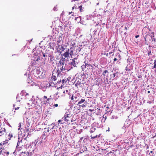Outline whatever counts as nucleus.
<instances>
[{
	"label": "nucleus",
	"mask_w": 156,
	"mask_h": 156,
	"mask_svg": "<svg viewBox=\"0 0 156 156\" xmlns=\"http://www.w3.org/2000/svg\"><path fill=\"white\" fill-rule=\"evenodd\" d=\"M26 141L27 140L25 138L23 139L21 141L17 143L16 148L18 149V150L20 151L22 149L23 146H25L27 145V144H25Z\"/></svg>",
	"instance_id": "obj_1"
},
{
	"label": "nucleus",
	"mask_w": 156,
	"mask_h": 156,
	"mask_svg": "<svg viewBox=\"0 0 156 156\" xmlns=\"http://www.w3.org/2000/svg\"><path fill=\"white\" fill-rule=\"evenodd\" d=\"M72 115L68 112H66L64 116L62 118V119L65 121H69L71 119Z\"/></svg>",
	"instance_id": "obj_2"
},
{
	"label": "nucleus",
	"mask_w": 156,
	"mask_h": 156,
	"mask_svg": "<svg viewBox=\"0 0 156 156\" xmlns=\"http://www.w3.org/2000/svg\"><path fill=\"white\" fill-rule=\"evenodd\" d=\"M18 129L19 130H20V132L21 133V134H23V135H25V134H24V133H28L29 128H28L27 127H19Z\"/></svg>",
	"instance_id": "obj_3"
},
{
	"label": "nucleus",
	"mask_w": 156,
	"mask_h": 156,
	"mask_svg": "<svg viewBox=\"0 0 156 156\" xmlns=\"http://www.w3.org/2000/svg\"><path fill=\"white\" fill-rule=\"evenodd\" d=\"M5 129L4 128L0 127V136L5 133Z\"/></svg>",
	"instance_id": "obj_4"
},
{
	"label": "nucleus",
	"mask_w": 156,
	"mask_h": 156,
	"mask_svg": "<svg viewBox=\"0 0 156 156\" xmlns=\"http://www.w3.org/2000/svg\"><path fill=\"white\" fill-rule=\"evenodd\" d=\"M5 149L3 146H1V147L0 148V154L5 155V152L4 151Z\"/></svg>",
	"instance_id": "obj_5"
},
{
	"label": "nucleus",
	"mask_w": 156,
	"mask_h": 156,
	"mask_svg": "<svg viewBox=\"0 0 156 156\" xmlns=\"http://www.w3.org/2000/svg\"><path fill=\"white\" fill-rule=\"evenodd\" d=\"M84 139V140H83V142H84L85 143V142L84 141V140H87V138H85V137L84 138V137H81L80 139V140H79V141L80 142H82V140H83Z\"/></svg>",
	"instance_id": "obj_6"
},
{
	"label": "nucleus",
	"mask_w": 156,
	"mask_h": 156,
	"mask_svg": "<svg viewBox=\"0 0 156 156\" xmlns=\"http://www.w3.org/2000/svg\"><path fill=\"white\" fill-rule=\"evenodd\" d=\"M95 130V128L94 127H91L90 129V133H93Z\"/></svg>",
	"instance_id": "obj_7"
},
{
	"label": "nucleus",
	"mask_w": 156,
	"mask_h": 156,
	"mask_svg": "<svg viewBox=\"0 0 156 156\" xmlns=\"http://www.w3.org/2000/svg\"><path fill=\"white\" fill-rule=\"evenodd\" d=\"M69 55V52H65L64 54L63 55L65 57H68Z\"/></svg>",
	"instance_id": "obj_8"
},
{
	"label": "nucleus",
	"mask_w": 156,
	"mask_h": 156,
	"mask_svg": "<svg viewBox=\"0 0 156 156\" xmlns=\"http://www.w3.org/2000/svg\"><path fill=\"white\" fill-rule=\"evenodd\" d=\"M101 135V134H100L98 135H96L94 136H91V139H94V138H97L98 137H99Z\"/></svg>",
	"instance_id": "obj_9"
},
{
	"label": "nucleus",
	"mask_w": 156,
	"mask_h": 156,
	"mask_svg": "<svg viewBox=\"0 0 156 156\" xmlns=\"http://www.w3.org/2000/svg\"><path fill=\"white\" fill-rule=\"evenodd\" d=\"M38 141H39V138H38L37 139L35 140V142H36L35 144V146H37V143H38Z\"/></svg>",
	"instance_id": "obj_10"
},
{
	"label": "nucleus",
	"mask_w": 156,
	"mask_h": 156,
	"mask_svg": "<svg viewBox=\"0 0 156 156\" xmlns=\"http://www.w3.org/2000/svg\"><path fill=\"white\" fill-rule=\"evenodd\" d=\"M85 101V100L83 99H82L79 102L78 104H81L83 103Z\"/></svg>",
	"instance_id": "obj_11"
},
{
	"label": "nucleus",
	"mask_w": 156,
	"mask_h": 156,
	"mask_svg": "<svg viewBox=\"0 0 156 156\" xmlns=\"http://www.w3.org/2000/svg\"><path fill=\"white\" fill-rule=\"evenodd\" d=\"M42 143V140H41V141H40V140H39V141H38V143H37V146H40Z\"/></svg>",
	"instance_id": "obj_12"
},
{
	"label": "nucleus",
	"mask_w": 156,
	"mask_h": 156,
	"mask_svg": "<svg viewBox=\"0 0 156 156\" xmlns=\"http://www.w3.org/2000/svg\"><path fill=\"white\" fill-rule=\"evenodd\" d=\"M86 104L85 102H84L83 104H81L80 105V106L82 107H84L86 106Z\"/></svg>",
	"instance_id": "obj_13"
},
{
	"label": "nucleus",
	"mask_w": 156,
	"mask_h": 156,
	"mask_svg": "<svg viewBox=\"0 0 156 156\" xmlns=\"http://www.w3.org/2000/svg\"><path fill=\"white\" fill-rule=\"evenodd\" d=\"M9 139L10 140L11 137H12V133H9Z\"/></svg>",
	"instance_id": "obj_14"
},
{
	"label": "nucleus",
	"mask_w": 156,
	"mask_h": 156,
	"mask_svg": "<svg viewBox=\"0 0 156 156\" xmlns=\"http://www.w3.org/2000/svg\"><path fill=\"white\" fill-rule=\"evenodd\" d=\"M25 154H26V155H27V154H26V153L25 152H22L21 153V155H23L22 156H26L25 155Z\"/></svg>",
	"instance_id": "obj_15"
},
{
	"label": "nucleus",
	"mask_w": 156,
	"mask_h": 156,
	"mask_svg": "<svg viewBox=\"0 0 156 156\" xmlns=\"http://www.w3.org/2000/svg\"><path fill=\"white\" fill-rule=\"evenodd\" d=\"M66 81H67V80L66 79H64L62 80V83L63 84L64 83H65H65H66Z\"/></svg>",
	"instance_id": "obj_16"
},
{
	"label": "nucleus",
	"mask_w": 156,
	"mask_h": 156,
	"mask_svg": "<svg viewBox=\"0 0 156 156\" xmlns=\"http://www.w3.org/2000/svg\"><path fill=\"white\" fill-rule=\"evenodd\" d=\"M1 146H3L5 144V141H3L2 143H0Z\"/></svg>",
	"instance_id": "obj_17"
},
{
	"label": "nucleus",
	"mask_w": 156,
	"mask_h": 156,
	"mask_svg": "<svg viewBox=\"0 0 156 156\" xmlns=\"http://www.w3.org/2000/svg\"><path fill=\"white\" fill-rule=\"evenodd\" d=\"M154 68H156V61H155L154 62Z\"/></svg>",
	"instance_id": "obj_18"
},
{
	"label": "nucleus",
	"mask_w": 156,
	"mask_h": 156,
	"mask_svg": "<svg viewBox=\"0 0 156 156\" xmlns=\"http://www.w3.org/2000/svg\"><path fill=\"white\" fill-rule=\"evenodd\" d=\"M49 99H47L46 100V101H45L44 102V104H46V103L47 102V101H49Z\"/></svg>",
	"instance_id": "obj_19"
},
{
	"label": "nucleus",
	"mask_w": 156,
	"mask_h": 156,
	"mask_svg": "<svg viewBox=\"0 0 156 156\" xmlns=\"http://www.w3.org/2000/svg\"><path fill=\"white\" fill-rule=\"evenodd\" d=\"M79 7V8H80V11H82V6L81 5V6H80Z\"/></svg>",
	"instance_id": "obj_20"
},
{
	"label": "nucleus",
	"mask_w": 156,
	"mask_h": 156,
	"mask_svg": "<svg viewBox=\"0 0 156 156\" xmlns=\"http://www.w3.org/2000/svg\"><path fill=\"white\" fill-rule=\"evenodd\" d=\"M43 99L44 100H45L46 99H47V97L45 96L44 97Z\"/></svg>",
	"instance_id": "obj_21"
},
{
	"label": "nucleus",
	"mask_w": 156,
	"mask_h": 156,
	"mask_svg": "<svg viewBox=\"0 0 156 156\" xmlns=\"http://www.w3.org/2000/svg\"><path fill=\"white\" fill-rule=\"evenodd\" d=\"M36 142H35V140H34V142H32V144H34L35 146V144Z\"/></svg>",
	"instance_id": "obj_22"
},
{
	"label": "nucleus",
	"mask_w": 156,
	"mask_h": 156,
	"mask_svg": "<svg viewBox=\"0 0 156 156\" xmlns=\"http://www.w3.org/2000/svg\"><path fill=\"white\" fill-rule=\"evenodd\" d=\"M5 153H6V154H7V155L9 154V152H5Z\"/></svg>",
	"instance_id": "obj_23"
},
{
	"label": "nucleus",
	"mask_w": 156,
	"mask_h": 156,
	"mask_svg": "<svg viewBox=\"0 0 156 156\" xmlns=\"http://www.w3.org/2000/svg\"><path fill=\"white\" fill-rule=\"evenodd\" d=\"M54 106L55 107H57L58 106V105L57 104H56L54 105Z\"/></svg>",
	"instance_id": "obj_24"
},
{
	"label": "nucleus",
	"mask_w": 156,
	"mask_h": 156,
	"mask_svg": "<svg viewBox=\"0 0 156 156\" xmlns=\"http://www.w3.org/2000/svg\"><path fill=\"white\" fill-rule=\"evenodd\" d=\"M38 74L39 75H42V74H41V72H39V73H38Z\"/></svg>",
	"instance_id": "obj_25"
},
{
	"label": "nucleus",
	"mask_w": 156,
	"mask_h": 156,
	"mask_svg": "<svg viewBox=\"0 0 156 156\" xmlns=\"http://www.w3.org/2000/svg\"><path fill=\"white\" fill-rule=\"evenodd\" d=\"M136 38H137L139 37V35H136L135 36Z\"/></svg>",
	"instance_id": "obj_26"
},
{
	"label": "nucleus",
	"mask_w": 156,
	"mask_h": 156,
	"mask_svg": "<svg viewBox=\"0 0 156 156\" xmlns=\"http://www.w3.org/2000/svg\"><path fill=\"white\" fill-rule=\"evenodd\" d=\"M114 61H116L117 60V59L116 58H115L114 59Z\"/></svg>",
	"instance_id": "obj_27"
},
{
	"label": "nucleus",
	"mask_w": 156,
	"mask_h": 156,
	"mask_svg": "<svg viewBox=\"0 0 156 156\" xmlns=\"http://www.w3.org/2000/svg\"><path fill=\"white\" fill-rule=\"evenodd\" d=\"M71 99L72 100L73 99V96H72V97L71 98Z\"/></svg>",
	"instance_id": "obj_28"
},
{
	"label": "nucleus",
	"mask_w": 156,
	"mask_h": 156,
	"mask_svg": "<svg viewBox=\"0 0 156 156\" xmlns=\"http://www.w3.org/2000/svg\"><path fill=\"white\" fill-rule=\"evenodd\" d=\"M150 153H153V151H150Z\"/></svg>",
	"instance_id": "obj_29"
},
{
	"label": "nucleus",
	"mask_w": 156,
	"mask_h": 156,
	"mask_svg": "<svg viewBox=\"0 0 156 156\" xmlns=\"http://www.w3.org/2000/svg\"><path fill=\"white\" fill-rule=\"evenodd\" d=\"M60 121H61V120H59L58 121V122H60Z\"/></svg>",
	"instance_id": "obj_30"
},
{
	"label": "nucleus",
	"mask_w": 156,
	"mask_h": 156,
	"mask_svg": "<svg viewBox=\"0 0 156 156\" xmlns=\"http://www.w3.org/2000/svg\"><path fill=\"white\" fill-rule=\"evenodd\" d=\"M154 143H156V139H155V141H154Z\"/></svg>",
	"instance_id": "obj_31"
},
{
	"label": "nucleus",
	"mask_w": 156,
	"mask_h": 156,
	"mask_svg": "<svg viewBox=\"0 0 156 156\" xmlns=\"http://www.w3.org/2000/svg\"><path fill=\"white\" fill-rule=\"evenodd\" d=\"M147 92H148V93H150V91H148Z\"/></svg>",
	"instance_id": "obj_32"
},
{
	"label": "nucleus",
	"mask_w": 156,
	"mask_h": 156,
	"mask_svg": "<svg viewBox=\"0 0 156 156\" xmlns=\"http://www.w3.org/2000/svg\"><path fill=\"white\" fill-rule=\"evenodd\" d=\"M18 108H16L15 109L16 110L17 109H18Z\"/></svg>",
	"instance_id": "obj_33"
},
{
	"label": "nucleus",
	"mask_w": 156,
	"mask_h": 156,
	"mask_svg": "<svg viewBox=\"0 0 156 156\" xmlns=\"http://www.w3.org/2000/svg\"><path fill=\"white\" fill-rule=\"evenodd\" d=\"M49 130L48 129V130H47V131H48V132H49Z\"/></svg>",
	"instance_id": "obj_34"
},
{
	"label": "nucleus",
	"mask_w": 156,
	"mask_h": 156,
	"mask_svg": "<svg viewBox=\"0 0 156 156\" xmlns=\"http://www.w3.org/2000/svg\"><path fill=\"white\" fill-rule=\"evenodd\" d=\"M106 71H105V73H106Z\"/></svg>",
	"instance_id": "obj_35"
},
{
	"label": "nucleus",
	"mask_w": 156,
	"mask_h": 156,
	"mask_svg": "<svg viewBox=\"0 0 156 156\" xmlns=\"http://www.w3.org/2000/svg\"><path fill=\"white\" fill-rule=\"evenodd\" d=\"M112 152H111V151H110V152H109V153H112Z\"/></svg>",
	"instance_id": "obj_36"
},
{
	"label": "nucleus",
	"mask_w": 156,
	"mask_h": 156,
	"mask_svg": "<svg viewBox=\"0 0 156 156\" xmlns=\"http://www.w3.org/2000/svg\"><path fill=\"white\" fill-rule=\"evenodd\" d=\"M63 85H64L63 84V85H62V86H61V87H62V86H63Z\"/></svg>",
	"instance_id": "obj_37"
}]
</instances>
